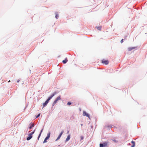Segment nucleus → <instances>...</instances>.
Returning <instances> with one entry per match:
<instances>
[{"label":"nucleus","mask_w":147,"mask_h":147,"mask_svg":"<svg viewBox=\"0 0 147 147\" xmlns=\"http://www.w3.org/2000/svg\"><path fill=\"white\" fill-rule=\"evenodd\" d=\"M108 145V142H105L103 144H100V147H106Z\"/></svg>","instance_id":"obj_1"},{"label":"nucleus","mask_w":147,"mask_h":147,"mask_svg":"<svg viewBox=\"0 0 147 147\" xmlns=\"http://www.w3.org/2000/svg\"><path fill=\"white\" fill-rule=\"evenodd\" d=\"M61 99V96H58L55 99V100L54 101L53 104V105L54 106L57 102V101Z\"/></svg>","instance_id":"obj_2"},{"label":"nucleus","mask_w":147,"mask_h":147,"mask_svg":"<svg viewBox=\"0 0 147 147\" xmlns=\"http://www.w3.org/2000/svg\"><path fill=\"white\" fill-rule=\"evenodd\" d=\"M56 94V92H54L52 94L51 96L49 97L47 100L48 101H49V100L52 98Z\"/></svg>","instance_id":"obj_3"},{"label":"nucleus","mask_w":147,"mask_h":147,"mask_svg":"<svg viewBox=\"0 0 147 147\" xmlns=\"http://www.w3.org/2000/svg\"><path fill=\"white\" fill-rule=\"evenodd\" d=\"M64 131H62L60 133V134H59V136H58L56 140L55 141H57L58 140L61 138V136L63 134V133Z\"/></svg>","instance_id":"obj_4"},{"label":"nucleus","mask_w":147,"mask_h":147,"mask_svg":"<svg viewBox=\"0 0 147 147\" xmlns=\"http://www.w3.org/2000/svg\"><path fill=\"white\" fill-rule=\"evenodd\" d=\"M83 115L84 116H86L88 118H90L89 115L86 112L84 111H83Z\"/></svg>","instance_id":"obj_5"},{"label":"nucleus","mask_w":147,"mask_h":147,"mask_svg":"<svg viewBox=\"0 0 147 147\" xmlns=\"http://www.w3.org/2000/svg\"><path fill=\"white\" fill-rule=\"evenodd\" d=\"M102 63L105 64L106 65H107L109 63V61L107 60H102Z\"/></svg>","instance_id":"obj_6"},{"label":"nucleus","mask_w":147,"mask_h":147,"mask_svg":"<svg viewBox=\"0 0 147 147\" xmlns=\"http://www.w3.org/2000/svg\"><path fill=\"white\" fill-rule=\"evenodd\" d=\"M136 47H129L128 48V51H131V50L135 49Z\"/></svg>","instance_id":"obj_7"},{"label":"nucleus","mask_w":147,"mask_h":147,"mask_svg":"<svg viewBox=\"0 0 147 147\" xmlns=\"http://www.w3.org/2000/svg\"><path fill=\"white\" fill-rule=\"evenodd\" d=\"M49 101H48L47 100L43 104V107H45L46 106L48 103Z\"/></svg>","instance_id":"obj_8"},{"label":"nucleus","mask_w":147,"mask_h":147,"mask_svg":"<svg viewBox=\"0 0 147 147\" xmlns=\"http://www.w3.org/2000/svg\"><path fill=\"white\" fill-rule=\"evenodd\" d=\"M50 132H49V133L48 134L47 136L45 138L46 140H48L49 139V138L50 137Z\"/></svg>","instance_id":"obj_9"},{"label":"nucleus","mask_w":147,"mask_h":147,"mask_svg":"<svg viewBox=\"0 0 147 147\" xmlns=\"http://www.w3.org/2000/svg\"><path fill=\"white\" fill-rule=\"evenodd\" d=\"M68 61L67 59V58H66L64 60H63L62 61V62L64 64L66 63Z\"/></svg>","instance_id":"obj_10"},{"label":"nucleus","mask_w":147,"mask_h":147,"mask_svg":"<svg viewBox=\"0 0 147 147\" xmlns=\"http://www.w3.org/2000/svg\"><path fill=\"white\" fill-rule=\"evenodd\" d=\"M32 136H31L29 134V136L26 139L27 140H30L32 138Z\"/></svg>","instance_id":"obj_11"},{"label":"nucleus","mask_w":147,"mask_h":147,"mask_svg":"<svg viewBox=\"0 0 147 147\" xmlns=\"http://www.w3.org/2000/svg\"><path fill=\"white\" fill-rule=\"evenodd\" d=\"M70 138V135H69L67 136V138L66 139V142L68 141L69 140Z\"/></svg>","instance_id":"obj_12"},{"label":"nucleus","mask_w":147,"mask_h":147,"mask_svg":"<svg viewBox=\"0 0 147 147\" xmlns=\"http://www.w3.org/2000/svg\"><path fill=\"white\" fill-rule=\"evenodd\" d=\"M131 143L133 145L131 146V147H134L135 146V142L132 141Z\"/></svg>","instance_id":"obj_13"},{"label":"nucleus","mask_w":147,"mask_h":147,"mask_svg":"<svg viewBox=\"0 0 147 147\" xmlns=\"http://www.w3.org/2000/svg\"><path fill=\"white\" fill-rule=\"evenodd\" d=\"M43 130V129H42L41 130V131L40 132V134H39V136H38V140H39V138L41 134L42 133V131Z\"/></svg>","instance_id":"obj_14"},{"label":"nucleus","mask_w":147,"mask_h":147,"mask_svg":"<svg viewBox=\"0 0 147 147\" xmlns=\"http://www.w3.org/2000/svg\"><path fill=\"white\" fill-rule=\"evenodd\" d=\"M34 125L33 123L29 127L30 129H31L32 127H34Z\"/></svg>","instance_id":"obj_15"},{"label":"nucleus","mask_w":147,"mask_h":147,"mask_svg":"<svg viewBox=\"0 0 147 147\" xmlns=\"http://www.w3.org/2000/svg\"><path fill=\"white\" fill-rule=\"evenodd\" d=\"M35 131V130H34V131H33V132H31V133H30V134H29V135H31V136H32V135L33 134H34V132Z\"/></svg>","instance_id":"obj_16"},{"label":"nucleus","mask_w":147,"mask_h":147,"mask_svg":"<svg viewBox=\"0 0 147 147\" xmlns=\"http://www.w3.org/2000/svg\"><path fill=\"white\" fill-rule=\"evenodd\" d=\"M97 28L98 30H100L101 29V26H98V27H97Z\"/></svg>","instance_id":"obj_17"},{"label":"nucleus","mask_w":147,"mask_h":147,"mask_svg":"<svg viewBox=\"0 0 147 147\" xmlns=\"http://www.w3.org/2000/svg\"><path fill=\"white\" fill-rule=\"evenodd\" d=\"M59 16L58 14L56 13L55 15V18H56V19H57V18Z\"/></svg>","instance_id":"obj_18"},{"label":"nucleus","mask_w":147,"mask_h":147,"mask_svg":"<svg viewBox=\"0 0 147 147\" xmlns=\"http://www.w3.org/2000/svg\"><path fill=\"white\" fill-rule=\"evenodd\" d=\"M84 139V137L83 136H81L80 137V140H82Z\"/></svg>","instance_id":"obj_19"},{"label":"nucleus","mask_w":147,"mask_h":147,"mask_svg":"<svg viewBox=\"0 0 147 147\" xmlns=\"http://www.w3.org/2000/svg\"><path fill=\"white\" fill-rule=\"evenodd\" d=\"M71 102H68L67 103V105H71Z\"/></svg>","instance_id":"obj_20"},{"label":"nucleus","mask_w":147,"mask_h":147,"mask_svg":"<svg viewBox=\"0 0 147 147\" xmlns=\"http://www.w3.org/2000/svg\"><path fill=\"white\" fill-rule=\"evenodd\" d=\"M40 115V114H38L36 117V118H38V117H39Z\"/></svg>","instance_id":"obj_21"},{"label":"nucleus","mask_w":147,"mask_h":147,"mask_svg":"<svg viewBox=\"0 0 147 147\" xmlns=\"http://www.w3.org/2000/svg\"><path fill=\"white\" fill-rule=\"evenodd\" d=\"M47 140H46V138H45V140H44L43 141V143H45L46 142H47V141H46Z\"/></svg>","instance_id":"obj_22"},{"label":"nucleus","mask_w":147,"mask_h":147,"mask_svg":"<svg viewBox=\"0 0 147 147\" xmlns=\"http://www.w3.org/2000/svg\"><path fill=\"white\" fill-rule=\"evenodd\" d=\"M123 42V39H122L121 40V43H122Z\"/></svg>","instance_id":"obj_23"},{"label":"nucleus","mask_w":147,"mask_h":147,"mask_svg":"<svg viewBox=\"0 0 147 147\" xmlns=\"http://www.w3.org/2000/svg\"><path fill=\"white\" fill-rule=\"evenodd\" d=\"M113 141L114 142H117V141H116V140H113Z\"/></svg>","instance_id":"obj_24"},{"label":"nucleus","mask_w":147,"mask_h":147,"mask_svg":"<svg viewBox=\"0 0 147 147\" xmlns=\"http://www.w3.org/2000/svg\"><path fill=\"white\" fill-rule=\"evenodd\" d=\"M8 82H10V81L9 80Z\"/></svg>","instance_id":"obj_25"},{"label":"nucleus","mask_w":147,"mask_h":147,"mask_svg":"<svg viewBox=\"0 0 147 147\" xmlns=\"http://www.w3.org/2000/svg\"><path fill=\"white\" fill-rule=\"evenodd\" d=\"M81 126H82L83 124H81Z\"/></svg>","instance_id":"obj_26"}]
</instances>
